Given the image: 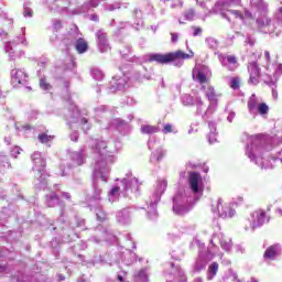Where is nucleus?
<instances>
[{"label": "nucleus", "mask_w": 282, "mask_h": 282, "mask_svg": "<svg viewBox=\"0 0 282 282\" xmlns=\"http://www.w3.org/2000/svg\"><path fill=\"white\" fill-rule=\"evenodd\" d=\"M206 96H207L208 100H212V102H216V100H217V91L215 90V87L209 86L207 88Z\"/></svg>", "instance_id": "nucleus-9"}, {"label": "nucleus", "mask_w": 282, "mask_h": 282, "mask_svg": "<svg viewBox=\"0 0 282 282\" xmlns=\"http://www.w3.org/2000/svg\"><path fill=\"white\" fill-rule=\"evenodd\" d=\"M41 164H42L43 169H45V166H47V162L43 159L41 160Z\"/></svg>", "instance_id": "nucleus-32"}, {"label": "nucleus", "mask_w": 282, "mask_h": 282, "mask_svg": "<svg viewBox=\"0 0 282 282\" xmlns=\"http://www.w3.org/2000/svg\"><path fill=\"white\" fill-rule=\"evenodd\" d=\"M257 23H258L259 28H263V25H265V23H263V21H261V20H257Z\"/></svg>", "instance_id": "nucleus-30"}, {"label": "nucleus", "mask_w": 282, "mask_h": 282, "mask_svg": "<svg viewBox=\"0 0 282 282\" xmlns=\"http://www.w3.org/2000/svg\"><path fill=\"white\" fill-rule=\"evenodd\" d=\"M138 278L139 279H147V272L144 270L139 271Z\"/></svg>", "instance_id": "nucleus-26"}, {"label": "nucleus", "mask_w": 282, "mask_h": 282, "mask_svg": "<svg viewBox=\"0 0 282 282\" xmlns=\"http://www.w3.org/2000/svg\"><path fill=\"white\" fill-rule=\"evenodd\" d=\"M249 72H250L249 83H251V85H259V78H261V68H259L257 63H253L250 65Z\"/></svg>", "instance_id": "nucleus-4"}, {"label": "nucleus", "mask_w": 282, "mask_h": 282, "mask_svg": "<svg viewBox=\"0 0 282 282\" xmlns=\"http://www.w3.org/2000/svg\"><path fill=\"white\" fill-rule=\"evenodd\" d=\"M72 141H73V142H78V135H74V137L72 138Z\"/></svg>", "instance_id": "nucleus-33"}, {"label": "nucleus", "mask_w": 282, "mask_h": 282, "mask_svg": "<svg viewBox=\"0 0 282 282\" xmlns=\"http://www.w3.org/2000/svg\"><path fill=\"white\" fill-rule=\"evenodd\" d=\"M267 25H270V20L267 19Z\"/></svg>", "instance_id": "nucleus-38"}, {"label": "nucleus", "mask_w": 282, "mask_h": 282, "mask_svg": "<svg viewBox=\"0 0 282 282\" xmlns=\"http://www.w3.org/2000/svg\"><path fill=\"white\" fill-rule=\"evenodd\" d=\"M118 281L122 282L124 281V278H122V275H118Z\"/></svg>", "instance_id": "nucleus-34"}, {"label": "nucleus", "mask_w": 282, "mask_h": 282, "mask_svg": "<svg viewBox=\"0 0 282 282\" xmlns=\"http://www.w3.org/2000/svg\"><path fill=\"white\" fill-rule=\"evenodd\" d=\"M194 18H195V10L194 9H189L185 13V19H187V21H193Z\"/></svg>", "instance_id": "nucleus-19"}, {"label": "nucleus", "mask_w": 282, "mask_h": 282, "mask_svg": "<svg viewBox=\"0 0 282 282\" xmlns=\"http://www.w3.org/2000/svg\"><path fill=\"white\" fill-rule=\"evenodd\" d=\"M120 192V187L119 186H115V187H112V189H111V195H116V193H119Z\"/></svg>", "instance_id": "nucleus-27"}, {"label": "nucleus", "mask_w": 282, "mask_h": 282, "mask_svg": "<svg viewBox=\"0 0 282 282\" xmlns=\"http://www.w3.org/2000/svg\"><path fill=\"white\" fill-rule=\"evenodd\" d=\"M239 200H240V202H243V198H242V197H240V198H239Z\"/></svg>", "instance_id": "nucleus-39"}, {"label": "nucleus", "mask_w": 282, "mask_h": 282, "mask_svg": "<svg viewBox=\"0 0 282 282\" xmlns=\"http://www.w3.org/2000/svg\"><path fill=\"white\" fill-rule=\"evenodd\" d=\"M230 14H234V17L236 19H240L241 21H243V13L239 10H229Z\"/></svg>", "instance_id": "nucleus-18"}, {"label": "nucleus", "mask_w": 282, "mask_h": 282, "mask_svg": "<svg viewBox=\"0 0 282 282\" xmlns=\"http://www.w3.org/2000/svg\"><path fill=\"white\" fill-rule=\"evenodd\" d=\"M163 133H173V126L171 123H167L163 128Z\"/></svg>", "instance_id": "nucleus-22"}, {"label": "nucleus", "mask_w": 282, "mask_h": 282, "mask_svg": "<svg viewBox=\"0 0 282 282\" xmlns=\"http://www.w3.org/2000/svg\"><path fill=\"white\" fill-rule=\"evenodd\" d=\"M194 30L193 36H199L202 34L203 30L199 26H192Z\"/></svg>", "instance_id": "nucleus-23"}, {"label": "nucleus", "mask_w": 282, "mask_h": 282, "mask_svg": "<svg viewBox=\"0 0 282 282\" xmlns=\"http://www.w3.org/2000/svg\"><path fill=\"white\" fill-rule=\"evenodd\" d=\"M160 129L155 126L143 124L141 126V133L150 135L151 133H158Z\"/></svg>", "instance_id": "nucleus-8"}, {"label": "nucleus", "mask_w": 282, "mask_h": 282, "mask_svg": "<svg viewBox=\"0 0 282 282\" xmlns=\"http://www.w3.org/2000/svg\"><path fill=\"white\" fill-rule=\"evenodd\" d=\"M24 129L30 130V126H25Z\"/></svg>", "instance_id": "nucleus-37"}, {"label": "nucleus", "mask_w": 282, "mask_h": 282, "mask_svg": "<svg viewBox=\"0 0 282 282\" xmlns=\"http://www.w3.org/2000/svg\"><path fill=\"white\" fill-rule=\"evenodd\" d=\"M241 83V78L239 77H232L231 83H230V88L231 89H239Z\"/></svg>", "instance_id": "nucleus-15"}, {"label": "nucleus", "mask_w": 282, "mask_h": 282, "mask_svg": "<svg viewBox=\"0 0 282 282\" xmlns=\"http://www.w3.org/2000/svg\"><path fill=\"white\" fill-rule=\"evenodd\" d=\"M96 217H97V220L100 221L101 224L104 221H107V213H105V210H102V209L97 210Z\"/></svg>", "instance_id": "nucleus-13"}, {"label": "nucleus", "mask_w": 282, "mask_h": 282, "mask_svg": "<svg viewBox=\"0 0 282 282\" xmlns=\"http://www.w3.org/2000/svg\"><path fill=\"white\" fill-rule=\"evenodd\" d=\"M280 217H282V209H278Z\"/></svg>", "instance_id": "nucleus-35"}, {"label": "nucleus", "mask_w": 282, "mask_h": 282, "mask_svg": "<svg viewBox=\"0 0 282 282\" xmlns=\"http://www.w3.org/2000/svg\"><path fill=\"white\" fill-rule=\"evenodd\" d=\"M217 210L218 215H220L221 217H232V209H230V206H228V204H224V200L221 199H218Z\"/></svg>", "instance_id": "nucleus-5"}, {"label": "nucleus", "mask_w": 282, "mask_h": 282, "mask_svg": "<svg viewBox=\"0 0 282 282\" xmlns=\"http://www.w3.org/2000/svg\"><path fill=\"white\" fill-rule=\"evenodd\" d=\"M279 256V245H272L267 248V250L263 253V259L267 260H274Z\"/></svg>", "instance_id": "nucleus-6"}, {"label": "nucleus", "mask_w": 282, "mask_h": 282, "mask_svg": "<svg viewBox=\"0 0 282 282\" xmlns=\"http://www.w3.org/2000/svg\"><path fill=\"white\" fill-rule=\"evenodd\" d=\"M77 158L79 160L78 166H80L83 164V155L82 154H77Z\"/></svg>", "instance_id": "nucleus-29"}, {"label": "nucleus", "mask_w": 282, "mask_h": 282, "mask_svg": "<svg viewBox=\"0 0 282 282\" xmlns=\"http://www.w3.org/2000/svg\"><path fill=\"white\" fill-rule=\"evenodd\" d=\"M171 39H172V43H177V39H178V36H177V34H175V33H171Z\"/></svg>", "instance_id": "nucleus-28"}, {"label": "nucleus", "mask_w": 282, "mask_h": 282, "mask_svg": "<svg viewBox=\"0 0 282 282\" xmlns=\"http://www.w3.org/2000/svg\"><path fill=\"white\" fill-rule=\"evenodd\" d=\"M37 140L42 144H47V142H52V140H54V135H48L47 133H41L37 135Z\"/></svg>", "instance_id": "nucleus-10"}, {"label": "nucleus", "mask_w": 282, "mask_h": 282, "mask_svg": "<svg viewBox=\"0 0 282 282\" xmlns=\"http://www.w3.org/2000/svg\"><path fill=\"white\" fill-rule=\"evenodd\" d=\"M24 75H25V73H23V70H21V69H13L12 70V77L14 78L15 83L21 84V80H22Z\"/></svg>", "instance_id": "nucleus-11"}, {"label": "nucleus", "mask_w": 282, "mask_h": 282, "mask_svg": "<svg viewBox=\"0 0 282 282\" xmlns=\"http://www.w3.org/2000/svg\"><path fill=\"white\" fill-rule=\"evenodd\" d=\"M209 272H212V274L215 276L219 270V263L217 262H213L210 265H209Z\"/></svg>", "instance_id": "nucleus-16"}, {"label": "nucleus", "mask_w": 282, "mask_h": 282, "mask_svg": "<svg viewBox=\"0 0 282 282\" xmlns=\"http://www.w3.org/2000/svg\"><path fill=\"white\" fill-rule=\"evenodd\" d=\"M196 79L198 80V83H200V85L208 83V78L206 77V74H204L202 70L197 73Z\"/></svg>", "instance_id": "nucleus-14"}, {"label": "nucleus", "mask_w": 282, "mask_h": 282, "mask_svg": "<svg viewBox=\"0 0 282 282\" xmlns=\"http://www.w3.org/2000/svg\"><path fill=\"white\" fill-rule=\"evenodd\" d=\"M248 108H249V111H254V109H257V99L256 98L249 99Z\"/></svg>", "instance_id": "nucleus-17"}, {"label": "nucleus", "mask_w": 282, "mask_h": 282, "mask_svg": "<svg viewBox=\"0 0 282 282\" xmlns=\"http://www.w3.org/2000/svg\"><path fill=\"white\" fill-rule=\"evenodd\" d=\"M202 182V174L197 172H189L188 184L193 193H199V183Z\"/></svg>", "instance_id": "nucleus-3"}, {"label": "nucleus", "mask_w": 282, "mask_h": 282, "mask_svg": "<svg viewBox=\"0 0 282 282\" xmlns=\"http://www.w3.org/2000/svg\"><path fill=\"white\" fill-rule=\"evenodd\" d=\"M279 12H280V14H282V7L279 8Z\"/></svg>", "instance_id": "nucleus-36"}, {"label": "nucleus", "mask_w": 282, "mask_h": 282, "mask_svg": "<svg viewBox=\"0 0 282 282\" xmlns=\"http://www.w3.org/2000/svg\"><path fill=\"white\" fill-rule=\"evenodd\" d=\"M227 62L230 64V65H237V57L235 55H228L227 56Z\"/></svg>", "instance_id": "nucleus-21"}, {"label": "nucleus", "mask_w": 282, "mask_h": 282, "mask_svg": "<svg viewBox=\"0 0 282 282\" xmlns=\"http://www.w3.org/2000/svg\"><path fill=\"white\" fill-rule=\"evenodd\" d=\"M40 87H42V89H52V85H50V83H47V80L45 79H41L40 80Z\"/></svg>", "instance_id": "nucleus-20"}, {"label": "nucleus", "mask_w": 282, "mask_h": 282, "mask_svg": "<svg viewBox=\"0 0 282 282\" xmlns=\"http://www.w3.org/2000/svg\"><path fill=\"white\" fill-rule=\"evenodd\" d=\"M99 43H107V34L101 33L98 35Z\"/></svg>", "instance_id": "nucleus-24"}, {"label": "nucleus", "mask_w": 282, "mask_h": 282, "mask_svg": "<svg viewBox=\"0 0 282 282\" xmlns=\"http://www.w3.org/2000/svg\"><path fill=\"white\" fill-rule=\"evenodd\" d=\"M269 109L270 107H268L265 102H261L258 105V113H260V116H265Z\"/></svg>", "instance_id": "nucleus-12"}, {"label": "nucleus", "mask_w": 282, "mask_h": 282, "mask_svg": "<svg viewBox=\"0 0 282 282\" xmlns=\"http://www.w3.org/2000/svg\"><path fill=\"white\" fill-rule=\"evenodd\" d=\"M268 213H270V208H268L267 210L258 208L250 214L249 221L253 230H256V228H261V226H263L264 224H269L270 219L272 218Z\"/></svg>", "instance_id": "nucleus-2"}, {"label": "nucleus", "mask_w": 282, "mask_h": 282, "mask_svg": "<svg viewBox=\"0 0 282 282\" xmlns=\"http://www.w3.org/2000/svg\"><path fill=\"white\" fill-rule=\"evenodd\" d=\"M75 50L77 51L78 54H85V52L89 50V45L87 44V41H85V39L79 37L76 41Z\"/></svg>", "instance_id": "nucleus-7"}, {"label": "nucleus", "mask_w": 282, "mask_h": 282, "mask_svg": "<svg viewBox=\"0 0 282 282\" xmlns=\"http://www.w3.org/2000/svg\"><path fill=\"white\" fill-rule=\"evenodd\" d=\"M188 58H193V53L189 55L188 53H184L183 51H176L167 54H151L149 56L150 63H159L160 65H169V63H173L175 61H186Z\"/></svg>", "instance_id": "nucleus-1"}, {"label": "nucleus", "mask_w": 282, "mask_h": 282, "mask_svg": "<svg viewBox=\"0 0 282 282\" xmlns=\"http://www.w3.org/2000/svg\"><path fill=\"white\" fill-rule=\"evenodd\" d=\"M12 153H13L14 158H17V155H21V148L14 147L12 149Z\"/></svg>", "instance_id": "nucleus-25"}, {"label": "nucleus", "mask_w": 282, "mask_h": 282, "mask_svg": "<svg viewBox=\"0 0 282 282\" xmlns=\"http://www.w3.org/2000/svg\"><path fill=\"white\" fill-rule=\"evenodd\" d=\"M264 56H265L267 61H270V52L269 51L264 52Z\"/></svg>", "instance_id": "nucleus-31"}]
</instances>
